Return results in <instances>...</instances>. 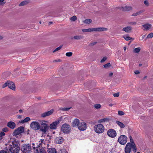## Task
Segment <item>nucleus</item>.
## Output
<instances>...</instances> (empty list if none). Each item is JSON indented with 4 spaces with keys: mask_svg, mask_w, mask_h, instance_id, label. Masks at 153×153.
Returning a JSON list of instances; mask_svg holds the SVG:
<instances>
[{
    "mask_svg": "<svg viewBox=\"0 0 153 153\" xmlns=\"http://www.w3.org/2000/svg\"><path fill=\"white\" fill-rule=\"evenodd\" d=\"M129 138H130V142H131L130 143L131 144H132L133 143H134V142L133 139L132 138V137L131 136H130L129 137Z\"/></svg>",
    "mask_w": 153,
    "mask_h": 153,
    "instance_id": "55",
    "label": "nucleus"
},
{
    "mask_svg": "<svg viewBox=\"0 0 153 153\" xmlns=\"http://www.w3.org/2000/svg\"><path fill=\"white\" fill-rule=\"evenodd\" d=\"M143 27L144 28L143 30H150L152 29V25L148 23H146L142 25Z\"/></svg>",
    "mask_w": 153,
    "mask_h": 153,
    "instance_id": "15",
    "label": "nucleus"
},
{
    "mask_svg": "<svg viewBox=\"0 0 153 153\" xmlns=\"http://www.w3.org/2000/svg\"><path fill=\"white\" fill-rule=\"evenodd\" d=\"M48 142V141L46 139H40L39 141V145H37L39 146L38 147L40 148L43 147L44 148V146H45V148H46V147L48 148L49 146L48 144H47Z\"/></svg>",
    "mask_w": 153,
    "mask_h": 153,
    "instance_id": "6",
    "label": "nucleus"
},
{
    "mask_svg": "<svg viewBox=\"0 0 153 153\" xmlns=\"http://www.w3.org/2000/svg\"><path fill=\"white\" fill-rule=\"evenodd\" d=\"M73 53L71 52H68L66 53L65 55L68 57H70L72 56Z\"/></svg>",
    "mask_w": 153,
    "mask_h": 153,
    "instance_id": "41",
    "label": "nucleus"
},
{
    "mask_svg": "<svg viewBox=\"0 0 153 153\" xmlns=\"http://www.w3.org/2000/svg\"><path fill=\"white\" fill-rule=\"evenodd\" d=\"M153 37V33H151L149 34L147 36L146 39L148 38H152Z\"/></svg>",
    "mask_w": 153,
    "mask_h": 153,
    "instance_id": "37",
    "label": "nucleus"
},
{
    "mask_svg": "<svg viewBox=\"0 0 153 153\" xmlns=\"http://www.w3.org/2000/svg\"><path fill=\"white\" fill-rule=\"evenodd\" d=\"M19 141L18 140L10 141L6 145V148L12 153H17L19 152Z\"/></svg>",
    "mask_w": 153,
    "mask_h": 153,
    "instance_id": "1",
    "label": "nucleus"
},
{
    "mask_svg": "<svg viewBox=\"0 0 153 153\" xmlns=\"http://www.w3.org/2000/svg\"><path fill=\"white\" fill-rule=\"evenodd\" d=\"M145 36H146V35H143V36L142 37V38L143 39H144V37H145Z\"/></svg>",
    "mask_w": 153,
    "mask_h": 153,
    "instance_id": "62",
    "label": "nucleus"
},
{
    "mask_svg": "<svg viewBox=\"0 0 153 153\" xmlns=\"http://www.w3.org/2000/svg\"><path fill=\"white\" fill-rule=\"evenodd\" d=\"M62 47V46H59V47L56 48L53 51V53H54L55 52H56V51L60 50L61 48Z\"/></svg>",
    "mask_w": 153,
    "mask_h": 153,
    "instance_id": "44",
    "label": "nucleus"
},
{
    "mask_svg": "<svg viewBox=\"0 0 153 153\" xmlns=\"http://www.w3.org/2000/svg\"><path fill=\"white\" fill-rule=\"evenodd\" d=\"M13 135L17 137L18 135H19V127L15 129L13 134Z\"/></svg>",
    "mask_w": 153,
    "mask_h": 153,
    "instance_id": "26",
    "label": "nucleus"
},
{
    "mask_svg": "<svg viewBox=\"0 0 153 153\" xmlns=\"http://www.w3.org/2000/svg\"><path fill=\"white\" fill-rule=\"evenodd\" d=\"M47 122V121L45 120H42L41 122V130L44 133L46 132L48 127V125L45 123Z\"/></svg>",
    "mask_w": 153,
    "mask_h": 153,
    "instance_id": "7",
    "label": "nucleus"
},
{
    "mask_svg": "<svg viewBox=\"0 0 153 153\" xmlns=\"http://www.w3.org/2000/svg\"><path fill=\"white\" fill-rule=\"evenodd\" d=\"M59 153H67V152L66 150L63 148L59 150Z\"/></svg>",
    "mask_w": 153,
    "mask_h": 153,
    "instance_id": "36",
    "label": "nucleus"
},
{
    "mask_svg": "<svg viewBox=\"0 0 153 153\" xmlns=\"http://www.w3.org/2000/svg\"><path fill=\"white\" fill-rule=\"evenodd\" d=\"M119 95V93L118 92L115 94H114L113 96L114 97H118Z\"/></svg>",
    "mask_w": 153,
    "mask_h": 153,
    "instance_id": "50",
    "label": "nucleus"
},
{
    "mask_svg": "<svg viewBox=\"0 0 153 153\" xmlns=\"http://www.w3.org/2000/svg\"><path fill=\"white\" fill-rule=\"evenodd\" d=\"M118 114L120 115H123L124 114V113L122 111H119L118 112Z\"/></svg>",
    "mask_w": 153,
    "mask_h": 153,
    "instance_id": "47",
    "label": "nucleus"
},
{
    "mask_svg": "<svg viewBox=\"0 0 153 153\" xmlns=\"http://www.w3.org/2000/svg\"><path fill=\"white\" fill-rule=\"evenodd\" d=\"M87 124L84 122H80L78 125V128L80 131H84L87 128Z\"/></svg>",
    "mask_w": 153,
    "mask_h": 153,
    "instance_id": "11",
    "label": "nucleus"
},
{
    "mask_svg": "<svg viewBox=\"0 0 153 153\" xmlns=\"http://www.w3.org/2000/svg\"><path fill=\"white\" fill-rule=\"evenodd\" d=\"M5 135V133L3 132H0V137H3Z\"/></svg>",
    "mask_w": 153,
    "mask_h": 153,
    "instance_id": "54",
    "label": "nucleus"
},
{
    "mask_svg": "<svg viewBox=\"0 0 153 153\" xmlns=\"http://www.w3.org/2000/svg\"><path fill=\"white\" fill-rule=\"evenodd\" d=\"M59 123V120H56L53 122L50 125L49 127L51 129H56L57 128V125Z\"/></svg>",
    "mask_w": 153,
    "mask_h": 153,
    "instance_id": "13",
    "label": "nucleus"
},
{
    "mask_svg": "<svg viewBox=\"0 0 153 153\" xmlns=\"http://www.w3.org/2000/svg\"><path fill=\"white\" fill-rule=\"evenodd\" d=\"M94 130L97 134H100L104 132L105 130L104 126L101 124L96 125L94 127Z\"/></svg>",
    "mask_w": 153,
    "mask_h": 153,
    "instance_id": "2",
    "label": "nucleus"
},
{
    "mask_svg": "<svg viewBox=\"0 0 153 153\" xmlns=\"http://www.w3.org/2000/svg\"><path fill=\"white\" fill-rule=\"evenodd\" d=\"M71 108H59V109L63 111H68Z\"/></svg>",
    "mask_w": 153,
    "mask_h": 153,
    "instance_id": "38",
    "label": "nucleus"
},
{
    "mask_svg": "<svg viewBox=\"0 0 153 153\" xmlns=\"http://www.w3.org/2000/svg\"><path fill=\"white\" fill-rule=\"evenodd\" d=\"M80 123L79 120L77 119H76L74 120L72 123V126L74 127L76 126L78 127Z\"/></svg>",
    "mask_w": 153,
    "mask_h": 153,
    "instance_id": "18",
    "label": "nucleus"
},
{
    "mask_svg": "<svg viewBox=\"0 0 153 153\" xmlns=\"http://www.w3.org/2000/svg\"><path fill=\"white\" fill-rule=\"evenodd\" d=\"M123 37L127 41H128L132 39V38L130 37L128 35H124L123 36Z\"/></svg>",
    "mask_w": 153,
    "mask_h": 153,
    "instance_id": "32",
    "label": "nucleus"
},
{
    "mask_svg": "<svg viewBox=\"0 0 153 153\" xmlns=\"http://www.w3.org/2000/svg\"><path fill=\"white\" fill-rule=\"evenodd\" d=\"M134 73L136 74H139L140 72L139 71H138V70H137L134 71Z\"/></svg>",
    "mask_w": 153,
    "mask_h": 153,
    "instance_id": "57",
    "label": "nucleus"
},
{
    "mask_svg": "<svg viewBox=\"0 0 153 153\" xmlns=\"http://www.w3.org/2000/svg\"><path fill=\"white\" fill-rule=\"evenodd\" d=\"M21 150L22 153H28L31 151V146L29 144L23 145Z\"/></svg>",
    "mask_w": 153,
    "mask_h": 153,
    "instance_id": "4",
    "label": "nucleus"
},
{
    "mask_svg": "<svg viewBox=\"0 0 153 153\" xmlns=\"http://www.w3.org/2000/svg\"><path fill=\"white\" fill-rule=\"evenodd\" d=\"M7 126L11 129H13L16 127V124L13 122L10 121L7 123Z\"/></svg>",
    "mask_w": 153,
    "mask_h": 153,
    "instance_id": "16",
    "label": "nucleus"
},
{
    "mask_svg": "<svg viewBox=\"0 0 153 153\" xmlns=\"http://www.w3.org/2000/svg\"><path fill=\"white\" fill-rule=\"evenodd\" d=\"M127 140V137L125 135H121L119 137L118 141L120 144L124 145L126 143Z\"/></svg>",
    "mask_w": 153,
    "mask_h": 153,
    "instance_id": "8",
    "label": "nucleus"
},
{
    "mask_svg": "<svg viewBox=\"0 0 153 153\" xmlns=\"http://www.w3.org/2000/svg\"><path fill=\"white\" fill-rule=\"evenodd\" d=\"M29 2V1H24L21 2L20 4V6H22L25 5L27 4V3H28Z\"/></svg>",
    "mask_w": 153,
    "mask_h": 153,
    "instance_id": "35",
    "label": "nucleus"
},
{
    "mask_svg": "<svg viewBox=\"0 0 153 153\" xmlns=\"http://www.w3.org/2000/svg\"><path fill=\"white\" fill-rule=\"evenodd\" d=\"M144 4L147 6H148L149 5V3L147 1H145L144 2Z\"/></svg>",
    "mask_w": 153,
    "mask_h": 153,
    "instance_id": "53",
    "label": "nucleus"
},
{
    "mask_svg": "<svg viewBox=\"0 0 153 153\" xmlns=\"http://www.w3.org/2000/svg\"><path fill=\"white\" fill-rule=\"evenodd\" d=\"M123 49H124V51H126V47H124L123 48Z\"/></svg>",
    "mask_w": 153,
    "mask_h": 153,
    "instance_id": "60",
    "label": "nucleus"
},
{
    "mask_svg": "<svg viewBox=\"0 0 153 153\" xmlns=\"http://www.w3.org/2000/svg\"><path fill=\"white\" fill-rule=\"evenodd\" d=\"M47 153H56V150L54 148H47Z\"/></svg>",
    "mask_w": 153,
    "mask_h": 153,
    "instance_id": "22",
    "label": "nucleus"
},
{
    "mask_svg": "<svg viewBox=\"0 0 153 153\" xmlns=\"http://www.w3.org/2000/svg\"><path fill=\"white\" fill-rule=\"evenodd\" d=\"M52 22H49V25H50V24H52Z\"/></svg>",
    "mask_w": 153,
    "mask_h": 153,
    "instance_id": "64",
    "label": "nucleus"
},
{
    "mask_svg": "<svg viewBox=\"0 0 153 153\" xmlns=\"http://www.w3.org/2000/svg\"><path fill=\"white\" fill-rule=\"evenodd\" d=\"M144 11V10H141L140 11L136 12L135 13H134L132 14L131 15L132 16H135L137 15H140L141 13L143 12Z\"/></svg>",
    "mask_w": 153,
    "mask_h": 153,
    "instance_id": "27",
    "label": "nucleus"
},
{
    "mask_svg": "<svg viewBox=\"0 0 153 153\" xmlns=\"http://www.w3.org/2000/svg\"><path fill=\"white\" fill-rule=\"evenodd\" d=\"M97 43V42H94L91 43L89 44V45L90 46H93L94 45H95Z\"/></svg>",
    "mask_w": 153,
    "mask_h": 153,
    "instance_id": "48",
    "label": "nucleus"
},
{
    "mask_svg": "<svg viewBox=\"0 0 153 153\" xmlns=\"http://www.w3.org/2000/svg\"><path fill=\"white\" fill-rule=\"evenodd\" d=\"M111 66V65L110 63H108L104 65V67L105 68H108L109 67Z\"/></svg>",
    "mask_w": 153,
    "mask_h": 153,
    "instance_id": "42",
    "label": "nucleus"
},
{
    "mask_svg": "<svg viewBox=\"0 0 153 153\" xmlns=\"http://www.w3.org/2000/svg\"><path fill=\"white\" fill-rule=\"evenodd\" d=\"M109 120V118H104L99 120H98V122L99 124H101L104 123H107L108 122Z\"/></svg>",
    "mask_w": 153,
    "mask_h": 153,
    "instance_id": "20",
    "label": "nucleus"
},
{
    "mask_svg": "<svg viewBox=\"0 0 153 153\" xmlns=\"http://www.w3.org/2000/svg\"><path fill=\"white\" fill-rule=\"evenodd\" d=\"M53 113V111L50 110L49 111H47L42 113L41 115L42 117H44L46 116H49L51 114Z\"/></svg>",
    "mask_w": 153,
    "mask_h": 153,
    "instance_id": "19",
    "label": "nucleus"
},
{
    "mask_svg": "<svg viewBox=\"0 0 153 153\" xmlns=\"http://www.w3.org/2000/svg\"><path fill=\"white\" fill-rule=\"evenodd\" d=\"M92 20L90 19H85L83 22L86 24H89L92 22Z\"/></svg>",
    "mask_w": 153,
    "mask_h": 153,
    "instance_id": "31",
    "label": "nucleus"
},
{
    "mask_svg": "<svg viewBox=\"0 0 153 153\" xmlns=\"http://www.w3.org/2000/svg\"><path fill=\"white\" fill-rule=\"evenodd\" d=\"M2 131L4 132H6L9 131V129L7 127L4 128L2 129Z\"/></svg>",
    "mask_w": 153,
    "mask_h": 153,
    "instance_id": "45",
    "label": "nucleus"
},
{
    "mask_svg": "<svg viewBox=\"0 0 153 153\" xmlns=\"http://www.w3.org/2000/svg\"><path fill=\"white\" fill-rule=\"evenodd\" d=\"M83 36L81 35H76L74 37V39L76 40H79L82 39Z\"/></svg>",
    "mask_w": 153,
    "mask_h": 153,
    "instance_id": "30",
    "label": "nucleus"
},
{
    "mask_svg": "<svg viewBox=\"0 0 153 153\" xmlns=\"http://www.w3.org/2000/svg\"><path fill=\"white\" fill-rule=\"evenodd\" d=\"M22 110H20V113H22Z\"/></svg>",
    "mask_w": 153,
    "mask_h": 153,
    "instance_id": "63",
    "label": "nucleus"
},
{
    "mask_svg": "<svg viewBox=\"0 0 153 153\" xmlns=\"http://www.w3.org/2000/svg\"><path fill=\"white\" fill-rule=\"evenodd\" d=\"M8 86L9 88L13 90H15L16 87L15 85L13 82L12 81H8Z\"/></svg>",
    "mask_w": 153,
    "mask_h": 153,
    "instance_id": "17",
    "label": "nucleus"
},
{
    "mask_svg": "<svg viewBox=\"0 0 153 153\" xmlns=\"http://www.w3.org/2000/svg\"><path fill=\"white\" fill-rule=\"evenodd\" d=\"M116 123L120 126V128H123L125 127L124 125L122 123L118 121H117Z\"/></svg>",
    "mask_w": 153,
    "mask_h": 153,
    "instance_id": "28",
    "label": "nucleus"
},
{
    "mask_svg": "<svg viewBox=\"0 0 153 153\" xmlns=\"http://www.w3.org/2000/svg\"><path fill=\"white\" fill-rule=\"evenodd\" d=\"M63 141V139L61 137H57L56 138L55 141L58 144H60Z\"/></svg>",
    "mask_w": 153,
    "mask_h": 153,
    "instance_id": "23",
    "label": "nucleus"
},
{
    "mask_svg": "<svg viewBox=\"0 0 153 153\" xmlns=\"http://www.w3.org/2000/svg\"><path fill=\"white\" fill-rule=\"evenodd\" d=\"M8 81H7L6 82H5L4 84L2 86V88H5L6 87H7V86H8Z\"/></svg>",
    "mask_w": 153,
    "mask_h": 153,
    "instance_id": "46",
    "label": "nucleus"
},
{
    "mask_svg": "<svg viewBox=\"0 0 153 153\" xmlns=\"http://www.w3.org/2000/svg\"><path fill=\"white\" fill-rule=\"evenodd\" d=\"M33 148L35 153H47L46 152L47 148H45V146H44V148H38L37 146H33Z\"/></svg>",
    "mask_w": 153,
    "mask_h": 153,
    "instance_id": "5",
    "label": "nucleus"
},
{
    "mask_svg": "<svg viewBox=\"0 0 153 153\" xmlns=\"http://www.w3.org/2000/svg\"><path fill=\"white\" fill-rule=\"evenodd\" d=\"M107 133L108 136L112 138H114L117 135V133L116 131L112 129H109Z\"/></svg>",
    "mask_w": 153,
    "mask_h": 153,
    "instance_id": "10",
    "label": "nucleus"
},
{
    "mask_svg": "<svg viewBox=\"0 0 153 153\" xmlns=\"http://www.w3.org/2000/svg\"><path fill=\"white\" fill-rule=\"evenodd\" d=\"M94 107L96 109H98L101 107V105L100 104H95L94 105Z\"/></svg>",
    "mask_w": 153,
    "mask_h": 153,
    "instance_id": "43",
    "label": "nucleus"
},
{
    "mask_svg": "<svg viewBox=\"0 0 153 153\" xmlns=\"http://www.w3.org/2000/svg\"><path fill=\"white\" fill-rule=\"evenodd\" d=\"M107 59V58L106 57H103L101 60V63L104 62Z\"/></svg>",
    "mask_w": 153,
    "mask_h": 153,
    "instance_id": "49",
    "label": "nucleus"
},
{
    "mask_svg": "<svg viewBox=\"0 0 153 153\" xmlns=\"http://www.w3.org/2000/svg\"><path fill=\"white\" fill-rule=\"evenodd\" d=\"M107 28L103 27L92 28V32H102L107 31Z\"/></svg>",
    "mask_w": 153,
    "mask_h": 153,
    "instance_id": "14",
    "label": "nucleus"
},
{
    "mask_svg": "<svg viewBox=\"0 0 153 153\" xmlns=\"http://www.w3.org/2000/svg\"><path fill=\"white\" fill-rule=\"evenodd\" d=\"M61 61V60L59 59H57L56 60H53V63H54V62H60Z\"/></svg>",
    "mask_w": 153,
    "mask_h": 153,
    "instance_id": "51",
    "label": "nucleus"
},
{
    "mask_svg": "<svg viewBox=\"0 0 153 153\" xmlns=\"http://www.w3.org/2000/svg\"><path fill=\"white\" fill-rule=\"evenodd\" d=\"M76 19L77 18L75 16H74L70 18V20L72 21H75L76 20Z\"/></svg>",
    "mask_w": 153,
    "mask_h": 153,
    "instance_id": "40",
    "label": "nucleus"
},
{
    "mask_svg": "<svg viewBox=\"0 0 153 153\" xmlns=\"http://www.w3.org/2000/svg\"><path fill=\"white\" fill-rule=\"evenodd\" d=\"M24 131V128L23 127H20V135L21 133H23Z\"/></svg>",
    "mask_w": 153,
    "mask_h": 153,
    "instance_id": "39",
    "label": "nucleus"
},
{
    "mask_svg": "<svg viewBox=\"0 0 153 153\" xmlns=\"http://www.w3.org/2000/svg\"><path fill=\"white\" fill-rule=\"evenodd\" d=\"M3 38V37L2 36L0 35V40L2 39Z\"/></svg>",
    "mask_w": 153,
    "mask_h": 153,
    "instance_id": "61",
    "label": "nucleus"
},
{
    "mask_svg": "<svg viewBox=\"0 0 153 153\" xmlns=\"http://www.w3.org/2000/svg\"><path fill=\"white\" fill-rule=\"evenodd\" d=\"M0 153H7V152L5 151L1 150L0 151Z\"/></svg>",
    "mask_w": 153,
    "mask_h": 153,
    "instance_id": "58",
    "label": "nucleus"
},
{
    "mask_svg": "<svg viewBox=\"0 0 153 153\" xmlns=\"http://www.w3.org/2000/svg\"><path fill=\"white\" fill-rule=\"evenodd\" d=\"M129 24L130 25H135L137 24V22H131L129 23Z\"/></svg>",
    "mask_w": 153,
    "mask_h": 153,
    "instance_id": "52",
    "label": "nucleus"
},
{
    "mask_svg": "<svg viewBox=\"0 0 153 153\" xmlns=\"http://www.w3.org/2000/svg\"><path fill=\"white\" fill-rule=\"evenodd\" d=\"M122 10L124 11H129L132 9V8L130 6H125L124 7H122L121 8Z\"/></svg>",
    "mask_w": 153,
    "mask_h": 153,
    "instance_id": "24",
    "label": "nucleus"
},
{
    "mask_svg": "<svg viewBox=\"0 0 153 153\" xmlns=\"http://www.w3.org/2000/svg\"><path fill=\"white\" fill-rule=\"evenodd\" d=\"M132 147V144L130 143H127L125 148V153H130L131 151Z\"/></svg>",
    "mask_w": 153,
    "mask_h": 153,
    "instance_id": "12",
    "label": "nucleus"
},
{
    "mask_svg": "<svg viewBox=\"0 0 153 153\" xmlns=\"http://www.w3.org/2000/svg\"><path fill=\"white\" fill-rule=\"evenodd\" d=\"M132 150L134 152H137V148L135 146V144L134 143H133L132 144Z\"/></svg>",
    "mask_w": 153,
    "mask_h": 153,
    "instance_id": "29",
    "label": "nucleus"
},
{
    "mask_svg": "<svg viewBox=\"0 0 153 153\" xmlns=\"http://www.w3.org/2000/svg\"><path fill=\"white\" fill-rule=\"evenodd\" d=\"M82 31L84 32H92V28L82 29Z\"/></svg>",
    "mask_w": 153,
    "mask_h": 153,
    "instance_id": "33",
    "label": "nucleus"
},
{
    "mask_svg": "<svg viewBox=\"0 0 153 153\" xmlns=\"http://www.w3.org/2000/svg\"><path fill=\"white\" fill-rule=\"evenodd\" d=\"M132 30V28L130 26H127L123 28L122 30L125 31L126 33H129Z\"/></svg>",
    "mask_w": 153,
    "mask_h": 153,
    "instance_id": "21",
    "label": "nucleus"
},
{
    "mask_svg": "<svg viewBox=\"0 0 153 153\" xmlns=\"http://www.w3.org/2000/svg\"><path fill=\"white\" fill-rule=\"evenodd\" d=\"M30 120V118L29 117H27L25 118L23 120H21L20 121V123L23 124L26 123Z\"/></svg>",
    "mask_w": 153,
    "mask_h": 153,
    "instance_id": "25",
    "label": "nucleus"
},
{
    "mask_svg": "<svg viewBox=\"0 0 153 153\" xmlns=\"http://www.w3.org/2000/svg\"><path fill=\"white\" fill-rule=\"evenodd\" d=\"M5 0H0V5H2L3 4H4V3L3 2V1Z\"/></svg>",
    "mask_w": 153,
    "mask_h": 153,
    "instance_id": "56",
    "label": "nucleus"
},
{
    "mask_svg": "<svg viewBox=\"0 0 153 153\" xmlns=\"http://www.w3.org/2000/svg\"><path fill=\"white\" fill-rule=\"evenodd\" d=\"M71 130V127L68 124H64L61 127V131L64 134L68 133L70 132Z\"/></svg>",
    "mask_w": 153,
    "mask_h": 153,
    "instance_id": "3",
    "label": "nucleus"
},
{
    "mask_svg": "<svg viewBox=\"0 0 153 153\" xmlns=\"http://www.w3.org/2000/svg\"><path fill=\"white\" fill-rule=\"evenodd\" d=\"M141 48L140 47H138L134 48L133 51L134 53H138L140 51Z\"/></svg>",
    "mask_w": 153,
    "mask_h": 153,
    "instance_id": "34",
    "label": "nucleus"
},
{
    "mask_svg": "<svg viewBox=\"0 0 153 153\" xmlns=\"http://www.w3.org/2000/svg\"><path fill=\"white\" fill-rule=\"evenodd\" d=\"M31 128L35 130H39L40 128V124L37 122H32L30 124Z\"/></svg>",
    "mask_w": 153,
    "mask_h": 153,
    "instance_id": "9",
    "label": "nucleus"
},
{
    "mask_svg": "<svg viewBox=\"0 0 153 153\" xmlns=\"http://www.w3.org/2000/svg\"><path fill=\"white\" fill-rule=\"evenodd\" d=\"M113 75V73L111 72V73H110L109 74V76H112Z\"/></svg>",
    "mask_w": 153,
    "mask_h": 153,
    "instance_id": "59",
    "label": "nucleus"
}]
</instances>
